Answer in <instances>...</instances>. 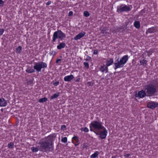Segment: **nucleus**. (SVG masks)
Masks as SVG:
<instances>
[{
    "instance_id": "41",
    "label": "nucleus",
    "mask_w": 158,
    "mask_h": 158,
    "mask_svg": "<svg viewBox=\"0 0 158 158\" xmlns=\"http://www.w3.org/2000/svg\"><path fill=\"white\" fill-rule=\"evenodd\" d=\"M50 55L52 54L53 56H54L56 54V52L54 51H52L50 52Z\"/></svg>"
},
{
    "instance_id": "46",
    "label": "nucleus",
    "mask_w": 158,
    "mask_h": 158,
    "mask_svg": "<svg viewBox=\"0 0 158 158\" xmlns=\"http://www.w3.org/2000/svg\"><path fill=\"white\" fill-rule=\"evenodd\" d=\"M91 60V57L89 56L87 57V59H86V60H87L88 61H90Z\"/></svg>"
},
{
    "instance_id": "6",
    "label": "nucleus",
    "mask_w": 158,
    "mask_h": 158,
    "mask_svg": "<svg viewBox=\"0 0 158 158\" xmlns=\"http://www.w3.org/2000/svg\"><path fill=\"white\" fill-rule=\"evenodd\" d=\"M145 89L147 93L151 95H154L156 92V86L152 84H150L145 86Z\"/></svg>"
},
{
    "instance_id": "33",
    "label": "nucleus",
    "mask_w": 158,
    "mask_h": 158,
    "mask_svg": "<svg viewBox=\"0 0 158 158\" xmlns=\"http://www.w3.org/2000/svg\"><path fill=\"white\" fill-rule=\"evenodd\" d=\"M84 65L87 68V69H89V64L87 62H84Z\"/></svg>"
},
{
    "instance_id": "38",
    "label": "nucleus",
    "mask_w": 158,
    "mask_h": 158,
    "mask_svg": "<svg viewBox=\"0 0 158 158\" xmlns=\"http://www.w3.org/2000/svg\"><path fill=\"white\" fill-rule=\"evenodd\" d=\"M59 84V82L57 81L54 82L53 84V85L55 86H57Z\"/></svg>"
},
{
    "instance_id": "39",
    "label": "nucleus",
    "mask_w": 158,
    "mask_h": 158,
    "mask_svg": "<svg viewBox=\"0 0 158 158\" xmlns=\"http://www.w3.org/2000/svg\"><path fill=\"white\" fill-rule=\"evenodd\" d=\"M73 12L72 11H70L68 14L69 16H70L73 15Z\"/></svg>"
},
{
    "instance_id": "21",
    "label": "nucleus",
    "mask_w": 158,
    "mask_h": 158,
    "mask_svg": "<svg viewBox=\"0 0 158 158\" xmlns=\"http://www.w3.org/2000/svg\"><path fill=\"white\" fill-rule=\"evenodd\" d=\"M22 51V47L20 46H19L15 49V52L16 53L18 54L20 53Z\"/></svg>"
},
{
    "instance_id": "2",
    "label": "nucleus",
    "mask_w": 158,
    "mask_h": 158,
    "mask_svg": "<svg viewBox=\"0 0 158 158\" xmlns=\"http://www.w3.org/2000/svg\"><path fill=\"white\" fill-rule=\"evenodd\" d=\"M47 66V64L45 62H41L36 63L33 66L34 69L31 67H28L26 70V72L28 73H34L35 72V70L39 72L41 71L42 68H46Z\"/></svg>"
},
{
    "instance_id": "8",
    "label": "nucleus",
    "mask_w": 158,
    "mask_h": 158,
    "mask_svg": "<svg viewBox=\"0 0 158 158\" xmlns=\"http://www.w3.org/2000/svg\"><path fill=\"white\" fill-rule=\"evenodd\" d=\"M148 108L154 109L158 107V102H149L147 104Z\"/></svg>"
},
{
    "instance_id": "3",
    "label": "nucleus",
    "mask_w": 158,
    "mask_h": 158,
    "mask_svg": "<svg viewBox=\"0 0 158 158\" xmlns=\"http://www.w3.org/2000/svg\"><path fill=\"white\" fill-rule=\"evenodd\" d=\"M129 58V57L127 55H125L123 56L120 60H118V59L114 63V69H116L118 68L123 67L124 65L127 61Z\"/></svg>"
},
{
    "instance_id": "14",
    "label": "nucleus",
    "mask_w": 158,
    "mask_h": 158,
    "mask_svg": "<svg viewBox=\"0 0 158 158\" xmlns=\"http://www.w3.org/2000/svg\"><path fill=\"white\" fill-rule=\"evenodd\" d=\"M74 78L72 74H71L69 75L65 76L64 78V79L65 81L69 82L71 81Z\"/></svg>"
},
{
    "instance_id": "25",
    "label": "nucleus",
    "mask_w": 158,
    "mask_h": 158,
    "mask_svg": "<svg viewBox=\"0 0 158 158\" xmlns=\"http://www.w3.org/2000/svg\"><path fill=\"white\" fill-rule=\"evenodd\" d=\"M48 100V99L46 97L42 98H40L39 99L38 102L40 103H44L46 102Z\"/></svg>"
},
{
    "instance_id": "32",
    "label": "nucleus",
    "mask_w": 158,
    "mask_h": 158,
    "mask_svg": "<svg viewBox=\"0 0 158 158\" xmlns=\"http://www.w3.org/2000/svg\"><path fill=\"white\" fill-rule=\"evenodd\" d=\"M82 147L83 149H87L88 147V145L86 143H84L83 144Z\"/></svg>"
},
{
    "instance_id": "12",
    "label": "nucleus",
    "mask_w": 158,
    "mask_h": 158,
    "mask_svg": "<svg viewBox=\"0 0 158 158\" xmlns=\"http://www.w3.org/2000/svg\"><path fill=\"white\" fill-rule=\"evenodd\" d=\"M85 32H83L78 34L74 38V40H78L80 39L81 38L85 36Z\"/></svg>"
},
{
    "instance_id": "44",
    "label": "nucleus",
    "mask_w": 158,
    "mask_h": 158,
    "mask_svg": "<svg viewBox=\"0 0 158 158\" xmlns=\"http://www.w3.org/2000/svg\"><path fill=\"white\" fill-rule=\"evenodd\" d=\"M87 83L89 86H92L93 85V83L91 81H89Z\"/></svg>"
},
{
    "instance_id": "28",
    "label": "nucleus",
    "mask_w": 158,
    "mask_h": 158,
    "mask_svg": "<svg viewBox=\"0 0 158 158\" xmlns=\"http://www.w3.org/2000/svg\"><path fill=\"white\" fill-rule=\"evenodd\" d=\"M81 130L86 132H88L89 131V129L87 127L82 128Z\"/></svg>"
},
{
    "instance_id": "19",
    "label": "nucleus",
    "mask_w": 158,
    "mask_h": 158,
    "mask_svg": "<svg viewBox=\"0 0 158 158\" xmlns=\"http://www.w3.org/2000/svg\"><path fill=\"white\" fill-rule=\"evenodd\" d=\"M60 93L59 92H56L53 95L51 96L50 97V100H52L54 98H57L59 96Z\"/></svg>"
},
{
    "instance_id": "34",
    "label": "nucleus",
    "mask_w": 158,
    "mask_h": 158,
    "mask_svg": "<svg viewBox=\"0 0 158 158\" xmlns=\"http://www.w3.org/2000/svg\"><path fill=\"white\" fill-rule=\"evenodd\" d=\"M93 54L94 55H97L98 53V50L94 49L93 50Z\"/></svg>"
},
{
    "instance_id": "18",
    "label": "nucleus",
    "mask_w": 158,
    "mask_h": 158,
    "mask_svg": "<svg viewBox=\"0 0 158 158\" xmlns=\"http://www.w3.org/2000/svg\"><path fill=\"white\" fill-rule=\"evenodd\" d=\"M114 61L113 59H110L109 60H107L106 61V66L108 67L112 64L113 63Z\"/></svg>"
},
{
    "instance_id": "20",
    "label": "nucleus",
    "mask_w": 158,
    "mask_h": 158,
    "mask_svg": "<svg viewBox=\"0 0 158 158\" xmlns=\"http://www.w3.org/2000/svg\"><path fill=\"white\" fill-rule=\"evenodd\" d=\"M99 154L98 152V151H95L94 153L93 154L90 156V158H96L98 157Z\"/></svg>"
},
{
    "instance_id": "42",
    "label": "nucleus",
    "mask_w": 158,
    "mask_h": 158,
    "mask_svg": "<svg viewBox=\"0 0 158 158\" xmlns=\"http://www.w3.org/2000/svg\"><path fill=\"white\" fill-rule=\"evenodd\" d=\"M51 1H48V2H47L46 3V4L47 6H48V5H50L51 4Z\"/></svg>"
},
{
    "instance_id": "9",
    "label": "nucleus",
    "mask_w": 158,
    "mask_h": 158,
    "mask_svg": "<svg viewBox=\"0 0 158 158\" xmlns=\"http://www.w3.org/2000/svg\"><path fill=\"white\" fill-rule=\"evenodd\" d=\"M102 129L103 130V131L100 132L99 136L101 139H105L107 136V131L105 127L104 128H102Z\"/></svg>"
},
{
    "instance_id": "31",
    "label": "nucleus",
    "mask_w": 158,
    "mask_h": 158,
    "mask_svg": "<svg viewBox=\"0 0 158 158\" xmlns=\"http://www.w3.org/2000/svg\"><path fill=\"white\" fill-rule=\"evenodd\" d=\"M33 82V80L31 79H29L27 80V83L28 85H30Z\"/></svg>"
},
{
    "instance_id": "48",
    "label": "nucleus",
    "mask_w": 158,
    "mask_h": 158,
    "mask_svg": "<svg viewBox=\"0 0 158 158\" xmlns=\"http://www.w3.org/2000/svg\"><path fill=\"white\" fill-rule=\"evenodd\" d=\"M49 137H50V136L49 135V136H48V138H49Z\"/></svg>"
},
{
    "instance_id": "45",
    "label": "nucleus",
    "mask_w": 158,
    "mask_h": 158,
    "mask_svg": "<svg viewBox=\"0 0 158 158\" xmlns=\"http://www.w3.org/2000/svg\"><path fill=\"white\" fill-rule=\"evenodd\" d=\"M61 61V59H57L56 60V63H58L59 61Z\"/></svg>"
},
{
    "instance_id": "5",
    "label": "nucleus",
    "mask_w": 158,
    "mask_h": 158,
    "mask_svg": "<svg viewBox=\"0 0 158 158\" xmlns=\"http://www.w3.org/2000/svg\"><path fill=\"white\" fill-rule=\"evenodd\" d=\"M104 127L102 126V122L97 121H93L89 124L91 131H93L91 129L92 127L95 130H101L102 128H104Z\"/></svg>"
},
{
    "instance_id": "30",
    "label": "nucleus",
    "mask_w": 158,
    "mask_h": 158,
    "mask_svg": "<svg viewBox=\"0 0 158 158\" xmlns=\"http://www.w3.org/2000/svg\"><path fill=\"white\" fill-rule=\"evenodd\" d=\"M84 15L85 17H87L89 16L90 14L88 11H86L84 12Z\"/></svg>"
},
{
    "instance_id": "37",
    "label": "nucleus",
    "mask_w": 158,
    "mask_h": 158,
    "mask_svg": "<svg viewBox=\"0 0 158 158\" xmlns=\"http://www.w3.org/2000/svg\"><path fill=\"white\" fill-rule=\"evenodd\" d=\"M4 2L2 0H0V6H3Z\"/></svg>"
},
{
    "instance_id": "4",
    "label": "nucleus",
    "mask_w": 158,
    "mask_h": 158,
    "mask_svg": "<svg viewBox=\"0 0 158 158\" xmlns=\"http://www.w3.org/2000/svg\"><path fill=\"white\" fill-rule=\"evenodd\" d=\"M66 37V35L61 30H58L54 32L52 38V42H56V40L58 38V41L62 40Z\"/></svg>"
},
{
    "instance_id": "23",
    "label": "nucleus",
    "mask_w": 158,
    "mask_h": 158,
    "mask_svg": "<svg viewBox=\"0 0 158 158\" xmlns=\"http://www.w3.org/2000/svg\"><path fill=\"white\" fill-rule=\"evenodd\" d=\"M147 61L144 59L141 60H140V63L141 65H143L144 66H146L147 65Z\"/></svg>"
},
{
    "instance_id": "15",
    "label": "nucleus",
    "mask_w": 158,
    "mask_h": 158,
    "mask_svg": "<svg viewBox=\"0 0 158 158\" xmlns=\"http://www.w3.org/2000/svg\"><path fill=\"white\" fill-rule=\"evenodd\" d=\"M7 105V102L3 98H0V106L1 107L5 106Z\"/></svg>"
},
{
    "instance_id": "7",
    "label": "nucleus",
    "mask_w": 158,
    "mask_h": 158,
    "mask_svg": "<svg viewBox=\"0 0 158 158\" xmlns=\"http://www.w3.org/2000/svg\"><path fill=\"white\" fill-rule=\"evenodd\" d=\"M131 8H130L129 6L126 5L121 4L117 6L116 12L118 13L123 12H127L130 11Z\"/></svg>"
},
{
    "instance_id": "17",
    "label": "nucleus",
    "mask_w": 158,
    "mask_h": 158,
    "mask_svg": "<svg viewBox=\"0 0 158 158\" xmlns=\"http://www.w3.org/2000/svg\"><path fill=\"white\" fill-rule=\"evenodd\" d=\"M66 44L64 42L60 43L57 46V48L58 49L60 50L65 47Z\"/></svg>"
},
{
    "instance_id": "11",
    "label": "nucleus",
    "mask_w": 158,
    "mask_h": 158,
    "mask_svg": "<svg viewBox=\"0 0 158 158\" xmlns=\"http://www.w3.org/2000/svg\"><path fill=\"white\" fill-rule=\"evenodd\" d=\"M72 142L75 146H78L79 144V140L77 136H74L72 138Z\"/></svg>"
},
{
    "instance_id": "13",
    "label": "nucleus",
    "mask_w": 158,
    "mask_h": 158,
    "mask_svg": "<svg viewBox=\"0 0 158 158\" xmlns=\"http://www.w3.org/2000/svg\"><path fill=\"white\" fill-rule=\"evenodd\" d=\"M157 31V28L156 27H152L149 28L146 31L147 33H152L156 32Z\"/></svg>"
},
{
    "instance_id": "35",
    "label": "nucleus",
    "mask_w": 158,
    "mask_h": 158,
    "mask_svg": "<svg viewBox=\"0 0 158 158\" xmlns=\"http://www.w3.org/2000/svg\"><path fill=\"white\" fill-rule=\"evenodd\" d=\"M4 31V30L3 29H0V35H2Z\"/></svg>"
},
{
    "instance_id": "16",
    "label": "nucleus",
    "mask_w": 158,
    "mask_h": 158,
    "mask_svg": "<svg viewBox=\"0 0 158 158\" xmlns=\"http://www.w3.org/2000/svg\"><path fill=\"white\" fill-rule=\"evenodd\" d=\"M100 70L102 73L105 72L106 73L108 72V68L107 66L104 65H102L100 68Z\"/></svg>"
},
{
    "instance_id": "40",
    "label": "nucleus",
    "mask_w": 158,
    "mask_h": 158,
    "mask_svg": "<svg viewBox=\"0 0 158 158\" xmlns=\"http://www.w3.org/2000/svg\"><path fill=\"white\" fill-rule=\"evenodd\" d=\"M130 155V154H124V156L125 157L128 158Z\"/></svg>"
},
{
    "instance_id": "27",
    "label": "nucleus",
    "mask_w": 158,
    "mask_h": 158,
    "mask_svg": "<svg viewBox=\"0 0 158 158\" xmlns=\"http://www.w3.org/2000/svg\"><path fill=\"white\" fill-rule=\"evenodd\" d=\"M8 148H14V144L13 142H10L8 144Z\"/></svg>"
},
{
    "instance_id": "43",
    "label": "nucleus",
    "mask_w": 158,
    "mask_h": 158,
    "mask_svg": "<svg viewBox=\"0 0 158 158\" xmlns=\"http://www.w3.org/2000/svg\"><path fill=\"white\" fill-rule=\"evenodd\" d=\"M80 79V77H76V79L75 81L77 82H78L79 81Z\"/></svg>"
},
{
    "instance_id": "29",
    "label": "nucleus",
    "mask_w": 158,
    "mask_h": 158,
    "mask_svg": "<svg viewBox=\"0 0 158 158\" xmlns=\"http://www.w3.org/2000/svg\"><path fill=\"white\" fill-rule=\"evenodd\" d=\"M61 141L64 143H66L67 142V138L66 137L62 138L61 139Z\"/></svg>"
},
{
    "instance_id": "10",
    "label": "nucleus",
    "mask_w": 158,
    "mask_h": 158,
    "mask_svg": "<svg viewBox=\"0 0 158 158\" xmlns=\"http://www.w3.org/2000/svg\"><path fill=\"white\" fill-rule=\"evenodd\" d=\"M146 95V94L145 91L144 90H142L139 91L137 94H136L135 96L136 97L139 98H143Z\"/></svg>"
},
{
    "instance_id": "24",
    "label": "nucleus",
    "mask_w": 158,
    "mask_h": 158,
    "mask_svg": "<svg viewBox=\"0 0 158 158\" xmlns=\"http://www.w3.org/2000/svg\"><path fill=\"white\" fill-rule=\"evenodd\" d=\"M108 29L107 28L105 27L103 28L101 30V33L102 34H106V31H108Z\"/></svg>"
},
{
    "instance_id": "26",
    "label": "nucleus",
    "mask_w": 158,
    "mask_h": 158,
    "mask_svg": "<svg viewBox=\"0 0 158 158\" xmlns=\"http://www.w3.org/2000/svg\"><path fill=\"white\" fill-rule=\"evenodd\" d=\"M31 150L33 152H35L38 151L39 148H37L33 147L31 148Z\"/></svg>"
},
{
    "instance_id": "1",
    "label": "nucleus",
    "mask_w": 158,
    "mask_h": 158,
    "mask_svg": "<svg viewBox=\"0 0 158 158\" xmlns=\"http://www.w3.org/2000/svg\"><path fill=\"white\" fill-rule=\"evenodd\" d=\"M40 148L43 152H46L48 149H53V142L52 137L39 143Z\"/></svg>"
},
{
    "instance_id": "36",
    "label": "nucleus",
    "mask_w": 158,
    "mask_h": 158,
    "mask_svg": "<svg viewBox=\"0 0 158 158\" xmlns=\"http://www.w3.org/2000/svg\"><path fill=\"white\" fill-rule=\"evenodd\" d=\"M66 128V126L65 125H62L61 126L60 128L61 130H64Z\"/></svg>"
},
{
    "instance_id": "47",
    "label": "nucleus",
    "mask_w": 158,
    "mask_h": 158,
    "mask_svg": "<svg viewBox=\"0 0 158 158\" xmlns=\"http://www.w3.org/2000/svg\"><path fill=\"white\" fill-rule=\"evenodd\" d=\"M1 110L2 111H3V109H1Z\"/></svg>"
},
{
    "instance_id": "22",
    "label": "nucleus",
    "mask_w": 158,
    "mask_h": 158,
    "mask_svg": "<svg viewBox=\"0 0 158 158\" xmlns=\"http://www.w3.org/2000/svg\"><path fill=\"white\" fill-rule=\"evenodd\" d=\"M134 27L137 29H139L140 27V23L139 21H135L134 23Z\"/></svg>"
}]
</instances>
